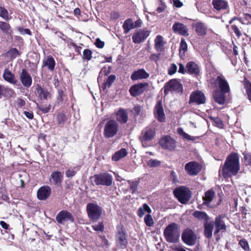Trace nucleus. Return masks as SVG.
Here are the masks:
<instances>
[{"instance_id":"obj_1","label":"nucleus","mask_w":251,"mask_h":251,"mask_svg":"<svg viewBox=\"0 0 251 251\" xmlns=\"http://www.w3.org/2000/svg\"><path fill=\"white\" fill-rule=\"evenodd\" d=\"M239 170V156L237 153L232 152L226 158L222 169L219 170V173L225 179H228L236 176Z\"/></svg>"},{"instance_id":"obj_2","label":"nucleus","mask_w":251,"mask_h":251,"mask_svg":"<svg viewBox=\"0 0 251 251\" xmlns=\"http://www.w3.org/2000/svg\"><path fill=\"white\" fill-rule=\"evenodd\" d=\"M208 216L205 213V237L210 238L212 236V231L214 225L215 226V230L214 234L217 235L220 231L222 232L226 231V226L224 221L223 220V216L219 215L215 218V222H208Z\"/></svg>"},{"instance_id":"obj_3","label":"nucleus","mask_w":251,"mask_h":251,"mask_svg":"<svg viewBox=\"0 0 251 251\" xmlns=\"http://www.w3.org/2000/svg\"><path fill=\"white\" fill-rule=\"evenodd\" d=\"M223 199L222 192L218 194V199H216V194L213 188L205 192V206L211 209L217 208L221 204Z\"/></svg>"},{"instance_id":"obj_4","label":"nucleus","mask_w":251,"mask_h":251,"mask_svg":"<svg viewBox=\"0 0 251 251\" xmlns=\"http://www.w3.org/2000/svg\"><path fill=\"white\" fill-rule=\"evenodd\" d=\"M164 235L168 242H176L180 236L178 225L175 223L169 224L164 229Z\"/></svg>"},{"instance_id":"obj_5","label":"nucleus","mask_w":251,"mask_h":251,"mask_svg":"<svg viewBox=\"0 0 251 251\" xmlns=\"http://www.w3.org/2000/svg\"><path fill=\"white\" fill-rule=\"evenodd\" d=\"M117 233L116 234V243L117 247L125 249L127 244V234L125 229L121 225L117 226Z\"/></svg>"},{"instance_id":"obj_6","label":"nucleus","mask_w":251,"mask_h":251,"mask_svg":"<svg viewBox=\"0 0 251 251\" xmlns=\"http://www.w3.org/2000/svg\"><path fill=\"white\" fill-rule=\"evenodd\" d=\"M175 196L180 202L187 203L191 198V192L186 187H180L174 191Z\"/></svg>"},{"instance_id":"obj_7","label":"nucleus","mask_w":251,"mask_h":251,"mask_svg":"<svg viewBox=\"0 0 251 251\" xmlns=\"http://www.w3.org/2000/svg\"><path fill=\"white\" fill-rule=\"evenodd\" d=\"M91 179L97 185L109 186L112 184V177L107 173L95 175L91 177Z\"/></svg>"},{"instance_id":"obj_8","label":"nucleus","mask_w":251,"mask_h":251,"mask_svg":"<svg viewBox=\"0 0 251 251\" xmlns=\"http://www.w3.org/2000/svg\"><path fill=\"white\" fill-rule=\"evenodd\" d=\"M155 131L153 127L148 126L144 128L142 131L141 134L139 137L142 146L144 147H147V142L152 140L155 137Z\"/></svg>"},{"instance_id":"obj_9","label":"nucleus","mask_w":251,"mask_h":251,"mask_svg":"<svg viewBox=\"0 0 251 251\" xmlns=\"http://www.w3.org/2000/svg\"><path fill=\"white\" fill-rule=\"evenodd\" d=\"M119 125L117 122L111 120L105 125L103 130V135L105 137L110 138L116 135L118 131Z\"/></svg>"},{"instance_id":"obj_10","label":"nucleus","mask_w":251,"mask_h":251,"mask_svg":"<svg viewBox=\"0 0 251 251\" xmlns=\"http://www.w3.org/2000/svg\"><path fill=\"white\" fill-rule=\"evenodd\" d=\"M86 209L89 218L93 221H96L100 217L102 213L101 208L94 203H88Z\"/></svg>"},{"instance_id":"obj_11","label":"nucleus","mask_w":251,"mask_h":251,"mask_svg":"<svg viewBox=\"0 0 251 251\" xmlns=\"http://www.w3.org/2000/svg\"><path fill=\"white\" fill-rule=\"evenodd\" d=\"M164 91L166 95L169 92H175L176 93L182 92V85L176 79L170 80L168 82L164 87Z\"/></svg>"},{"instance_id":"obj_12","label":"nucleus","mask_w":251,"mask_h":251,"mask_svg":"<svg viewBox=\"0 0 251 251\" xmlns=\"http://www.w3.org/2000/svg\"><path fill=\"white\" fill-rule=\"evenodd\" d=\"M202 165L196 161H191L186 163L184 169L187 174L190 176L197 175L201 171Z\"/></svg>"},{"instance_id":"obj_13","label":"nucleus","mask_w":251,"mask_h":251,"mask_svg":"<svg viewBox=\"0 0 251 251\" xmlns=\"http://www.w3.org/2000/svg\"><path fill=\"white\" fill-rule=\"evenodd\" d=\"M182 240L187 245L193 246L196 244L197 236L192 230L187 228L182 233Z\"/></svg>"},{"instance_id":"obj_14","label":"nucleus","mask_w":251,"mask_h":251,"mask_svg":"<svg viewBox=\"0 0 251 251\" xmlns=\"http://www.w3.org/2000/svg\"><path fill=\"white\" fill-rule=\"evenodd\" d=\"M150 30L146 29H140L137 30L132 35L133 42L135 44L143 42L150 35Z\"/></svg>"},{"instance_id":"obj_15","label":"nucleus","mask_w":251,"mask_h":251,"mask_svg":"<svg viewBox=\"0 0 251 251\" xmlns=\"http://www.w3.org/2000/svg\"><path fill=\"white\" fill-rule=\"evenodd\" d=\"M159 144L164 149L172 151L176 147L175 140L170 136H165L160 139Z\"/></svg>"},{"instance_id":"obj_16","label":"nucleus","mask_w":251,"mask_h":251,"mask_svg":"<svg viewBox=\"0 0 251 251\" xmlns=\"http://www.w3.org/2000/svg\"><path fill=\"white\" fill-rule=\"evenodd\" d=\"M56 220L58 223L62 224L64 221L74 222V218L70 212L67 210H62L56 215Z\"/></svg>"},{"instance_id":"obj_17","label":"nucleus","mask_w":251,"mask_h":251,"mask_svg":"<svg viewBox=\"0 0 251 251\" xmlns=\"http://www.w3.org/2000/svg\"><path fill=\"white\" fill-rule=\"evenodd\" d=\"M172 29L175 33H177L184 36H188L189 35L188 28L184 24L176 22L174 24Z\"/></svg>"},{"instance_id":"obj_18","label":"nucleus","mask_w":251,"mask_h":251,"mask_svg":"<svg viewBox=\"0 0 251 251\" xmlns=\"http://www.w3.org/2000/svg\"><path fill=\"white\" fill-rule=\"evenodd\" d=\"M216 82L218 84L220 89L219 91L229 93L230 92V89L228 83L225 78L223 76H218L216 79Z\"/></svg>"},{"instance_id":"obj_19","label":"nucleus","mask_w":251,"mask_h":251,"mask_svg":"<svg viewBox=\"0 0 251 251\" xmlns=\"http://www.w3.org/2000/svg\"><path fill=\"white\" fill-rule=\"evenodd\" d=\"M154 114L155 117L160 122H164L165 120V115L164 114L162 102L158 101L155 106L154 109Z\"/></svg>"},{"instance_id":"obj_20","label":"nucleus","mask_w":251,"mask_h":251,"mask_svg":"<svg viewBox=\"0 0 251 251\" xmlns=\"http://www.w3.org/2000/svg\"><path fill=\"white\" fill-rule=\"evenodd\" d=\"M51 189L48 186H43L41 187L37 191V198L41 201L47 200L50 195Z\"/></svg>"},{"instance_id":"obj_21","label":"nucleus","mask_w":251,"mask_h":251,"mask_svg":"<svg viewBox=\"0 0 251 251\" xmlns=\"http://www.w3.org/2000/svg\"><path fill=\"white\" fill-rule=\"evenodd\" d=\"M20 80L22 84L25 87L28 88L32 84V77L29 73L23 69L20 75Z\"/></svg>"},{"instance_id":"obj_22","label":"nucleus","mask_w":251,"mask_h":251,"mask_svg":"<svg viewBox=\"0 0 251 251\" xmlns=\"http://www.w3.org/2000/svg\"><path fill=\"white\" fill-rule=\"evenodd\" d=\"M147 83H139L132 86L130 90L131 95L136 97L142 94L146 89V86H147Z\"/></svg>"},{"instance_id":"obj_23","label":"nucleus","mask_w":251,"mask_h":251,"mask_svg":"<svg viewBox=\"0 0 251 251\" xmlns=\"http://www.w3.org/2000/svg\"><path fill=\"white\" fill-rule=\"evenodd\" d=\"M150 75L144 69H139L132 73L131 79L133 80L146 79L149 77Z\"/></svg>"},{"instance_id":"obj_24","label":"nucleus","mask_w":251,"mask_h":251,"mask_svg":"<svg viewBox=\"0 0 251 251\" xmlns=\"http://www.w3.org/2000/svg\"><path fill=\"white\" fill-rule=\"evenodd\" d=\"M196 102L198 104L204 103V94L200 91H197L191 94L189 103Z\"/></svg>"},{"instance_id":"obj_25","label":"nucleus","mask_w":251,"mask_h":251,"mask_svg":"<svg viewBox=\"0 0 251 251\" xmlns=\"http://www.w3.org/2000/svg\"><path fill=\"white\" fill-rule=\"evenodd\" d=\"M235 20L239 21L240 23L244 25L251 24V14L243 13L242 17H234L229 21V23L231 24Z\"/></svg>"},{"instance_id":"obj_26","label":"nucleus","mask_w":251,"mask_h":251,"mask_svg":"<svg viewBox=\"0 0 251 251\" xmlns=\"http://www.w3.org/2000/svg\"><path fill=\"white\" fill-rule=\"evenodd\" d=\"M227 93L215 90L213 92V97L215 101L219 104L223 105L226 102V94Z\"/></svg>"},{"instance_id":"obj_27","label":"nucleus","mask_w":251,"mask_h":251,"mask_svg":"<svg viewBox=\"0 0 251 251\" xmlns=\"http://www.w3.org/2000/svg\"><path fill=\"white\" fill-rule=\"evenodd\" d=\"M116 120L121 123H126L128 120L127 111L124 109L120 108L116 113Z\"/></svg>"},{"instance_id":"obj_28","label":"nucleus","mask_w":251,"mask_h":251,"mask_svg":"<svg viewBox=\"0 0 251 251\" xmlns=\"http://www.w3.org/2000/svg\"><path fill=\"white\" fill-rule=\"evenodd\" d=\"M3 79L10 83L15 84L18 82L14 74H12L8 69H5L3 74Z\"/></svg>"},{"instance_id":"obj_29","label":"nucleus","mask_w":251,"mask_h":251,"mask_svg":"<svg viewBox=\"0 0 251 251\" xmlns=\"http://www.w3.org/2000/svg\"><path fill=\"white\" fill-rule=\"evenodd\" d=\"M212 4L217 11L225 10L228 6V2L224 0H213Z\"/></svg>"},{"instance_id":"obj_30","label":"nucleus","mask_w":251,"mask_h":251,"mask_svg":"<svg viewBox=\"0 0 251 251\" xmlns=\"http://www.w3.org/2000/svg\"><path fill=\"white\" fill-rule=\"evenodd\" d=\"M186 68L187 72L191 74L197 75L200 72L198 65L194 62H189L187 63Z\"/></svg>"},{"instance_id":"obj_31","label":"nucleus","mask_w":251,"mask_h":251,"mask_svg":"<svg viewBox=\"0 0 251 251\" xmlns=\"http://www.w3.org/2000/svg\"><path fill=\"white\" fill-rule=\"evenodd\" d=\"M36 90L38 94L39 97L41 100H47L48 98L50 97V94L48 90L45 88H43L40 85L36 86Z\"/></svg>"},{"instance_id":"obj_32","label":"nucleus","mask_w":251,"mask_h":251,"mask_svg":"<svg viewBox=\"0 0 251 251\" xmlns=\"http://www.w3.org/2000/svg\"><path fill=\"white\" fill-rule=\"evenodd\" d=\"M55 65L53 58L51 56H48L43 61V66H47L49 70L53 71Z\"/></svg>"},{"instance_id":"obj_33","label":"nucleus","mask_w":251,"mask_h":251,"mask_svg":"<svg viewBox=\"0 0 251 251\" xmlns=\"http://www.w3.org/2000/svg\"><path fill=\"white\" fill-rule=\"evenodd\" d=\"M154 43L155 48L157 51H161L163 50L164 43L162 36L157 35L154 40Z\"/></svg>"},{"instance_id":"obj_34","label":"nucleus","mask_w":251,"mask_h":251,"mask_svg":"<svg viewBox=\"0 0 251 251\" xmlns=\"http://www.w3.org/2000/svg\"><path fill=\"white\" fill-rule=\"evenodd\" d=\"M50 177L55 184L58 185L60 184L62 181L63 175L60 172L56 171L52 172Z\"/></svg>"},{"instance_id":"obj_35","label":"nucleus","mask_w":251,"mask_h":251,"mask_svg":"<svg viewBox=\"0 0 251 251\" xmlns=\"http://www.w3.org/2000/svg\"><path fill=\"white\" fill-rule=\"evenodd\" d=\"M127 152L125 149H122L116 151L112 156V159L113 161H117L126 156Z\"/></svg>"},{"instance_id":"obj_36","label":"nucleus","mask_w":251,"mask_h":251,"mask_svg":"<svg viewBox=\"0 0 251 251\" xmlns=\"http://www.w3.org/2000/svg\"><path fill=\"white\" fill-rule=\"evenodd\" d=\"M123 28L124 30V33L127 34L130 30L134 28V24L131 19L126 20L123 25Z\"/></svg>"},{"instance_id":"obj_37","label":"nucleus","mask_w":251,"mask_h":251,"mask_svg":"<svg viewBox=\"0 0 251 251\" xmlns=\"http://www.w3.org/2000/svg\"><path fill=\"white\" fill-rule=\"evenodd\" d=\"M145 212L150 214L151 212V208L147 203H144L142 207H140L137 211L138 216L142 218L145 214Z\"/></svg>"},{"instance_id":"obj_38","label":"nucleus","mask_w":251,"mask_h":251,"mask_svg":"<svg viewBox=\"0 0 251 251\" xmlns=\"http://www.w3.org/2000/svg\"><path fill=\"white\" fill-rule=\"evenodd\" d=\"M243 82L248 99L251 102V82L246 77H245Z\"/></svg>"},{"instance_id":"obj_39","label":"nucleus","mask_w":251,"mask_h":251,"mask_svg":"<svg viewBox=\"0 0 251 251\" xmlns=\"http://www.w3.org/2000/svg\"><path fill=\"white\" fill-rule=\"evenodd\" d=\"M0 29L6 34L11 32V29L10 25L6 22L0 21Z\"/></svg>"},{"instance_id":"obj_40","label":"nucleus","mask_w":251,"mask_h":251,"mask_svg":"<svg viewBox=\"0 0 251 251\" xmlns=\"http://www.w3.org/2000/svg\"><path fill=\"white\" fill-rule=\"evenodd\" d=\"M209 119L213 123V124L217 127L220 128H223L224 127V124L223 121L219 117H213L209 116Z\"/></svg>"},{"instance_id":"obj_41","label":"nucleus","mask_w":251,"mask_h":251,"mask_svg":"<svg viewBox=\"0 0 251 251\" xmlns=\"http://www.w3.org/2000/svg\"><path fill=\"white\" fill-rule=\"evenodd\" d=\"M177 133L184 139L189 141H194L195 137L191 136L185 133L182 128H178L177 129Z\"/></svg>"},{"instance_id":"obj_42","label":"nucleus","mask_w":251,"mask_h":251,"mask_svg":"<svg viewBox=\"0 0 251 251\" xmlns=\"http://www.w3.org/2000/svg\"><path fill=\"white\" fill-rule=\"evenodd\" d=\"M187 44L184 39H181L180 48H179V54L180 55H184L185 52L187 50Z\"/></svg>"},{"instance_id":"obj_43","label":"nucleus","mask_w":251,"mask_h":251,"mask_svg":"<svg viewBox=\"0 0 251 251\" xmlns=\"http://www.w3.org/2000/svg\"><path fill=\"white\" fill-rule=\"evenodd\" d=\"M194 27L198 35H203L204 34V25L202 23H197L195 24Z\"/></svg>"},{"instance_id":"obj_44","label":"nucleus","mask_w":251,"mask_h":251,"mask_svg":"<svg viewBox=\"0 0 251 251\" xmlns=\"http://www.w3.org/2000/svg\"><path fill=\"white\" fill-rule=\"evenodd\" d=\"M128 182L130 186V189L132 191V194H134L137 193L139 181L128 180Z\"/></svg>"},{"instance_id":"obj_45","label":"nucleus","mask_w":251,"mask_h":251,"mask_svg":"<svg viewBox=\"0 0 251 251\" xmlns=\"http://www.w3.org/2000/svg\"><path fill=\"white\" fill-rule=\"evenodd\" d=\"M116 79V76L114 75H109L106 82L104 84V89L106 88H110L112 83L114 82Z\"/></svg>"},{"instance_id":"obj_46","label":"nucleus","mask_w":251,"mask_h":251,"mask_svg":"<svg viewBox=\"0 0 251 251\" xmlns=\"http://www.w3.org/2000/svg\"><path fill=\"white\" fill-rule=\"evenodd\" d=\"M144 222L148 226H152L154 225L153 219L151 215L148 214L144 218Z\"/></svg>"},{"instance_id":"obj_47","label":"nucleus","mask_w":251,"mask_h":251,"mask_svg":"<svg viewBox=\"0 0 251 251\" xmlns=\"http://www.w3.org/2000/svg\"><path fill=\"white\" fill-rule=\"evenodd\" d=\"M239 245L246 251H249L250 249L247 240L242 239L239 242Z\"/></svg>"},{"instance_id":"obj_48","label":"nucleus","mask_w":251,"mask_h":251,"mask_svg":"<svg viewBox=\"0 0 251 251\" xmlns=\"http://www.w3.org/2000/svg\"><path fill=\"white\" fill-rule=\"evenodd\" d=\"M92 52L89 49H85L83 51V59L84 60H90L92 57Z\"/></svg>"},{"instance_id":"obj_49","label":"nucleus","mask_w":251,"mask_h":251,"mask_svg":"<svg viewBox=\"0 0 251 251\" xmlns=\"http://www.w3.org/2000/svg\"><path fill=\"white\" fill-rule=\"evenodd\" d=\"M0 17L6 21L9 20V14L8 11L2 7H0Z\"/></svg>"},{"instance_id":"obj_50","label":"nucleus","mask_w":251,"mask_h":251,"mask_svg":"<svg viewBox=\"0 0 251 251\" xmlns=\"http://www.w3.org/2000/svg\"><path fill=\"white\" fill-rule=\"evenodd\" d=\"M7 53L11 56L12 58H15L16 57L20 55L19 51L16 48H12L8 51Z\"/></svg>"},{"instance_id":"obj_51","label":"nucleus","mask_w":251,"mask_h":251,"mask_svg":"<svg viewBox=\"0 0 251 251\" xmlns=\"http://www.w3.org/2000/svg\"><path fill=\"white\" fill-rule=\"evenodd\" d=\"M161 164V162L156 159H151L147 162L148 166L151 167H156L159 166Z\"/></svg>"},{"instance_id":"obj_52","label":"nucleus","mask_w":251,"mask_h":251,"mask_svg":"<svg viewBox=\"0 0 251 251\" xmlns=\"http://www.w3.org/2000/svg\"><path fill=\"white\" fill-rule=\"evenodd\" d=\"M57 120L59 125H63L67 120L66 117L63 113H59L57 115Z\"/></svg>"},{"instance_id":"obj_53","label":"nucleus","mask_w":251,"mask_h":251,"mask_svg":"<svg viewBox=\"0 0 251 251\" xmlns=\"http://www.w3.org/2000/svg\"><path fill=\"white\" fill-rule=\"evenodd\" d=\"M244 162L246 166H251V154L250 153H243Z\"/></svg>"},{"instance_id":"obj_54","label":"nucleus","mask_w":251,"mask_h":251,"mask_svg":"<svg viewBox=\"0 0 251 251\" xmlns=\"http://www.w3.org/2000/svg\"><path fill=\"white\" fill-rule=\"evenodd\" d=\"M16 102L18 108H24L26 104L25 101L21 98H17Z\"/></svg>"},{"instance_id":"obj_55","label":"nucleus","mask_w":251,"mask_h":251,"mask_svg":"<svg viewBox=\"0 0 251 251\" xmlns=\"http://www.w3.org/2000/svg\"><path fill=\"white\" fill-rule=\"evenodd\" d=\"M231 28L233 31L236 36L238 38H240L241 36V32L239 28L237 27V26L236 25H232L231 26Z\"/></svg>"},{"instance_id":"obj_56","label":"nucleus","mask_w":251,"mask_h":251,"mask_svg":"<svg viewBox=\"0 0 251 251\" xmlns=\"http://www.w3.org/2000/svg\"><path fill=\"white\" fill-rule=\"evenodd\" d=\"M64 92L62 89L58 90V96L57 97V100L58 102H62L64 100Z\"/></svg>"},{"instance_id":"obj_57","label":"nucleus","mask_w":251,"mask_h":251,"mask_svg":"<svg viewBox=\"0 0 251 251\" xmlns=\"http://www.w3.org/2000/svg\"><path fill=\"white\" fill-rule=\"evenodd\" d=\"M93 228L96 231H103L104 230V226L102 223H99L93 226Z\"/></svg>"},{"instance_id":"obj_58","label":"nucleus","mask_w":251,"mask_h":251,"mask_svg":"<svg viewBox=\"0 0 251 251\" xmlns=\"http://www.w3.org/2000/svg\"><path fill=\"white\" fill-rule=\"evenodd\" d=\"M193 216L199 220L204 219V212H203L196 211L193 213Z\"/></svg>"},{"instance_id":"obj_59","label":"nucleus","mask_w":251,"mask_h":251,"mask_svg":"<svg viewBox=\"0 0 251 251\" xmlns=\"http://www.w3.org/2000/svg\"><path fill=\"white\" fill-rule=\"evenodd\" d=\"M177 70V66L175 64H171L170 68L168 70V74L170 75H172L176 73Z\"/></svg>"},{"instance_id":"obj_60","label":"nucleus","mask_w":251,"mask_h":251,"mask_svg":"<svg viewBox=\"0 0 251 251\" xmlns=\"http://www.w3.org/2000/svg\"><path fill=\"white\" fill-rule=\"evenodd\" d=\"M18 31L20 32L21 34L25 35V34H28V35H31V32L30 30L28 28H23V27H18Z\"/></svg>"},{"instance_id":"obj_61","label":"nucleus","mask_w":251,"mask_h":251,"mask_svg":"<svg viewBox=\"0 0 251 251\" xmlns=\"http://www.w3.org/2000/svg\"><path fill=\"white\" fill-rule=\"evenodd\" d=\"M65 175L67 177H72L75 175V172L72 169H69L66 171Z\"/></svg>"},{"instance_id":"obj_62","label":"nucleus","mask_w":251,"mask_h":251,"mask_svg":"<svg viewBox=\"0 0 251 251\" xmlns=\"http://www.w3.org/2000/svg\"><path fill=\"white\" fill-rule=\"evenodd\" d=\"M96 46L99 48H103L104 45V43L101 41L99 38L97 39L95 42Z\"/></svg>"},{"instance_id":"obj_63","label":"nucleus","mask_w":251,"mask_h":251,"mask_svg":"<svg viewBox=\"0 0 251 251\" xmlns=\"http://www.w3.org/2000/svg\"><path fill=\"white\" fill-rule=\"evenodd\" d=\"M39 110L41 111L44 113H47L49 112L50 110V107L49 106H40L38 107Z\"/></svg>"},{"instance_id":"obj_64","label":"nucleus","mask_w":251,"mask_h":251,"mask_svg":"<svg viewBox=\"0 0 251 251\" xmlns=\"http://www.w3.org/2000/svg\"><path fill=\"white\" fill-rule=\"evenodd\" d=\"M101 245L103 247L108 248L109 246V244L108 240L106 239L104 236L101 237Z\"/></svg>"}]
</instances>
